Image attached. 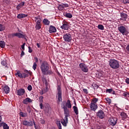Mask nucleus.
<instances>
[{"instance_id":"e2e57ef3","label":"nucleus","mask_w":129,"mask_h":129,"mask_svg":"<svg viewBox=\"0 0 129 129\" xmlns=\"http://www.w3.org/2000/svg\"><path fill=\"white\" fill-rule=\"evenodd\" d=\"M111 94H113V95L115 94V91H113V90H112V92H111Z\"/></svg>"},{"instance_id":"6e6d98bb","label":"nucleus","mask_w":129,"mask_h":129,"mask_svg":"<svg viewBox=\"0 0 129 129\" xmlns=\"http://www.w3.org/2000/svg\"><path fill=\"white\" fill-rule=\"evenodd\" d=\"M25 55V52H24V50H22L21 53V57H23Z\"/></svg>"},{"instance_id":"49530a36","label":"nucleus","mask_w":129,"mask_h":129,"mask_svg":"<svg viewBox=\"0 0 129 129\" xmlns=\"http://www.w3.org/2000/svg\"><path fill=\"white\" fill-rule=\"evenodd\" d=\"M46 122V121L44 119H40V123L41 124H45V123Z\"/></svg>"},{"instance_id":"412c9836","label":"nucleus","mask_w":129,"mask_h":129,"mask_svg":"<svg viewBox=\"0 0 129 129\" xmlns=\"http://www.w3.org/2000/svg\"><path fill=\"white\" fill-rule=\"evenodd\" d=\"M31 103L32 102V99H31L30 98H26V99H24L23 101V103L24 104H28V103Z\"/></svg>"},{"instance_id":"f704fd0d","label":"nucleus","mask_w":129,"mask_h":129,"mask_svg":"<svg viewBox=\"0 0 129 129\" xmlns=\"http://www.w3.org/2000/svg\"><path fill=\"white\" fill-rule=\"evenodd\" d=\"M6 30V26L3 24H0V32H3Z\"/></svg>"},{"instance_id":"bb28decb","label":"nucleus","mask_w":129,"mask_h":129,"mask_svg":"<svg viewBox=\"0 0 129 129\" xmlns=\"http://www.w3.org/2000/svg\"><path fill=\"white\" fill-rule=\"evenodd\" d=\"M120 116H121L122 119H125V118H126V117H127V115L124 112H121L120 113Z\"/></svg>"},{"instance_id":"c85d7f7f","label":"nucleus","mask_w":129,"mask_h":129,"mask_svg":"<svg viewBox=\"0 0 129 129\" xmlns=\"http://www.w3.org/2000/svg\"><path fill=\"white\" fill-rule=\"evenodd\" d=\"M34 21L36 23H41V22H42V20H41L40 16L35 17Z\"/></svg>"},{"instance_id":"c9c22d12","label":"nucleus","mask_w":129,"mask_h":129,"mask_svg":"<svg viewBox=\"0 0 129 129\" xmlns=\"http://www.w3.org/2000/svg\"><path fill=\"white\" fill-rule=\"evenodd\" d=\"M56 123L58 127V129H62V125H61L60 121H56Z\"/></svg>"},{"instance_id":"a19ab883","label":"nucleus","mask_w":129,"mask_h":129,"mask_svg":"<svg viewBox=\"0 0 129 129\" xmlns=\"http://www.w3.org/2000/svg\"><path fill=\"white\" fill-rule=\"evenodd\" d=\"M37 63H36V62H34V63H33V67H32V68H33V69L34 71H36V69H37Z\"/></svg>"},{"instance_id":"aec40b11","label":"nucleus","mask_w":129,"mask_h":129,"mask_svg":"<svg viewBox=\"0 0 129 129\" xmlns=\"http://www.w3.org/2000/svg\"><path fill=\"white\" fill-rule=\"evenodd\" d=\"M42 24L45 26H50V21H49L47 18H45L42 21Z\"/></svg>"},{"instance_id":"7c9ffc66","label":"nucleus","mask_w":129,"mask_h":129,"mask_svg":"<svg viewBox=\"0 0 129 129\" xmlns=\"http://www.w3.org/2000/svg\"><path fill=\"white\" fill-rule=\"evenodd\" d=\"M1 64L2 66H4L5 68H8V62H7V60H3L1 62Z\"/></svg>"},{"instance_id":"69168bd1","label":"nucleus","mask_w":129,"mask_h":129,"mask_svg":"<svg viewBox=\"0 0 129 129\" xmlns=\"http://www.w3.org/2000/svg\"><path fill=\"white\" fill-rule=\"evenodd\" d=\"M2 119H3V118L2 117V116L0 115V122L2 121Z\"/></svg>"},{"instance_id":"864d4df0","label":"nucleus","mask_w":129,"mask_h":129,"mask_svg":"<svg viewBox=\"0 0 129 129\" xmlns=\"http://www.w3.org/2000/svg\"><path fill=\"white\" fill-rule=\"evenodd\" d=\"M43 83L45 84V86L47 87V86H48V81H47V80L46 81H44V82H43Z\"/></svg>"},{"instance_id":"2eb2a0df","label":"nucleus","mask_w":129,"mask_h":129,"mask_svg":"<svg viewBox=\"0 0 129 129\" xmlns=\"http://www.w3.org/2000/svg\"><path fill=\"white\" fill-rule=\"evenodd\" d=\"M90 107L91 108V110H92L93 111H95L96 109L98 108V106H97V104H94L91 103Z\"/></svg>"},{"instance_id":"680f3d73","label":"nucleus","mask_w":129,"mask_h":129,"mask_svg":"<svg viewBox=\"0 0 129 129\" xmlns=\"http://www.w3.org/2000/svg\"><path fill=\"white\" fill-rule=\"evenodd\" d=\"M4 123H5V122L0 123V127H1V126H4Z\"/></svg>"},{"instance_id":"9d476101","label":"nucleus","mask_w":129,"mask_h":129,"mask_svg":"<svg viewBox=\"0 0 129 129\" xmlns=\"http://www.w3.org/2000/svg\"><path fill=\"white\" fill-rule=\"evenodd\" d=\"M26 93V91L24 89L20 88L16 91V94L18 96H22Z\"/></svg>"},{"instance_id":"58836bf2","label":"nucleus","mask_w":129,"mask_h":129,"mask_svg":"<svg viewBox=\"0 0 129 129\" xmlns=\"http://www.w3.org/2000/svg\"><path fill=\"white\" fill-rule=\"evenodd\" d=\"M3 128L4 129H10V126L8 125V124H7L6 122H4L3 125Z\"/></svg>"},{"instance_id":"0eeeda50","label":"nucleus","mask_w":129,"mask_h":129,"mask_svg":"<svg viewBox=\"0 0 129 129\" xmlns=\"http://www.w3.org/2000/svg\"><path fill=\"white\" fill-rule=\"evenodd\" d=\"M70 116V114H64V118L61 120V122L63 126H67L68 123V117Z\"/></svg>"},{"instance_id":"ea45409f","label":"nucleus","mask_w":129,"mask_h":129,"mask_svg":"<svg viewBox=\"0 0 129 129\" xmlns=\"http://www.w3.org/2000/svg\"><path fill=\"white\" fill-rule=\"evenodd\" d=\"M105 100H106V102H107L108 103V104H110V103H111V99H110V98H106Z\"/></svg>"},{"instance_id":"dca6fc26","label":"nucleus","mask_w":129,"mask_h":129,"mask_svg":"<svg viewBox=\"0 0 129 129\" xmlns=\"http://www.w3.org/2000/svg\"><path fill=\"white\" fill-rule=\"evenodd\" d=\"M16 37L19 38V39H26L27 36L25 34H23L20 32L16 33Z\"/></svg>"},{"instance_id":"7ed1b4c3","label":"nucleus","mask_w":129,"mask_h":129,"mask_svg":"<svg viewBox=\"0 0 129 129\" xmlns=\"http://www.w3.org/2000/svg\"><path fill=\"white\" fill-rule=\"evenodd\" d=\"M57 92L56 98H57V104H59L60 102H62V89L60 85H57Z\"/></svg>"},{"instance_id":"c756f323","label":"nucleus","mask_w":129,"mask_h":129,"mask_svg":"<svg viewBox=\"0 0 129 129\" xmlns=\"http://www.w3.org/2000/svg\"><path fill=\"white\" fill-rule=\"evenodd\" d=\"M35 28L37 30H40L42 28L41 27V22H36Z\"/></svg>"},{"instance_id":"0e129e2a","label":"nucleus","mask_w":129,"mask_h":129,"mask_svg":"<svg viewBox=\"0 0 129 129\" xmlns=\"http://www.w3.org/2000/svg\"><path fill=\"white\" fill-rule=\"evenodd\" d=\"M36 45L38 48H40V47H41V45H40V44L39 43H37Z\"/></svg>"},{"instance_id":"ddd939ff","label":"nucleus","mask_w":129,"mask_h":129,"mask_svg":"<svg viewBox=\"0 0 129 129\" xmlns=\"http://www.w3.org/2000/svg\"><path fill=\"white\" fill-rule=\"evenodd\" d=\"M62 30H68L69 29V23L68 22H63L62 25L60 26Z\"/></svg>"},{"instance_id":"72a5a7b5","label":"nucleus","mask_w":129,"mask_h":129,"mask_svg":"<svg viewBox=\"0 0 129 129\" xmlns=\"http://www.w3.org/2000/svg\"><path fill=\"white\" fill-rule=\"evenodd\" d=\"M73 108L74 109V111L76 114H78L79 112H78V108L76 106H74L73 107Z\"/></svg>"},{"instance_id":"774afa93","label":"nucleus","mask_w":129,"mask_h":129,"mask_svg":"<svg viewBox=\"0 0 129 129\" xmlns=\"http://www.w3.org/2000/svg\"><path fill=\"white\" fill-rule=\"evenodd\" d=\"M74 102H75V105L76 106L77 105L76 102L75 101Z\"/></svg>"},{"instance_id":"473e14b6","label":"nucleus","mask_w":129,"mask_h":129,"mask_svg":"<svg viewBox=\"0 0 129 129\" xmlns=\"http://www.w3.org/2000/svg\"><path fill=\"white\" fill-rule=\"evenodd\" d=\"M19 115L21 116V117H26L28 115V114H27V113L20 112L19 113Z\"/></svg>"},{"instance_id":"bf43d9fd","label":"nucleus","mask_w":129,"mask_h":129,"mask_svg":"<svg viewBox=\"0 0 129 129\" xmlns=\"http://www.w3.org/2000/svg\"><path fill=\"white\" fill-rule=\"evenodd\" d=\"M126 50L127 52H129V44L126 47Z\"/></svg>"},{"instance_id":"a878e982","label":"nucleus","mask_w":129,"mask_h":129,"mask_svg":"<svg viewBox=\"0 0 129 129\" xmlns=\"http://www.w3.org/2000/svg\"><path fill=\"white\" fill-rule=\"evenodd\" d=\"M69 7V5H68V4H62L59 5L58 8H59V9H61V8L62 9H64V8H68Z\"/></svg>"},{"instance_id":"13d9d810","label":"nucleus","mask_w":129,"mask_h":129,"mask_svg":"<svg viewBox=\"0 0 129 129\" xmlns=\"http://www.w3.org/2000/svg\"><path fill=\"white\" fill-rule=\"evenodd\" d=\"M34 59H35V63H38V61H39V60L38 59V57H34Z\"/></svg>"},{"instance_id":"4be33fe9","label":"nucleus","mask_w":129,"mask_h":129,"mask_svg":"<svg viewBox=\"0 0 129 129\" xmlns=\"http://www.w3.org/2000/svg\"><path fill=\"white\" fill-rule=\"evenodd\" d=\"M3 90L6 94L10 93V87L8 86H5L3 88Z\"/></svg>"},{"instance_id":"423d86ee","label":"nucleus","mask_w":129,"mask_h":129,"mask_svg":"<svg viewBox=\"0 0 129 129\" xmlns=\"http://www.w3.org/2000/svg\"><path fill=\"white\" fill-rule=\"evenodd\" d=\"M63 38L65 42L69 43V42L72 41V35L70 33H66L63 35Z\"/></svg>"},{"instance_id":"de8ad7c7","label":"nucleus","mask_w":129,"mask_h":129,"mask_svg":"<svg viewBox=\"0 0 129 129\" xmlns=\"http://www.w3.org/2000/svg\"><path fill=\"white\" fill-rule=\"evenodd\" d=\"M26 45V43H24L23 45H21L22 49L23 50V51H25V46Z\"/></svg>"},{"instance_id":"a211bd4d","label":"nucleus","mask_w":129,"mask_h":129,"mask_svg":"<svg viewBox=\"0 0 129 129\" xmlns=\"http://www.w3.org/2000/svg\"><path fill=\"white\" fill-rule=\"evenodd\" d=\"M25 73H22V77L23 78H26V77H29V75H31V73H30V72H29L27 70H25Z\"/></svg>"},{"instance_id":"6e6552de","label":"nucleus","mask_w":129,"mask_h":129,"mask_svg":"<svg viewBox=\"0 0 129 129\" xmlns=\"http://www.w3.org/2000/svg\"><path fill=\"white\" fill-rule=\"evenodd\" d=\"M22 123L23 125H25V126H33L35 124V121H28L27 120H24L22 121Z\"/></svg>"},{"instance_id":"f8f14e48","label":"nucleus","mask_w":129,"mask_h":129,"mask_svg":"<svg viewBox=\"0 0 129 129\" xmlns=\"http://www.w3.org/2000/svg\"><path fill=\"white\" fill-rule=\"evenodd\" d=\"M109 122L110 125H112V126H113L115 124H116V122H117V118H110L109 119Z\"/></svg>"},{"instance_id":"603ef678","label":"nucleus","mask_w":129,"mask_h":129,"mask_svg":"<svg viewBox=\"0 0 129 129\" xmlns=\"http://www.w3.org/2000/svg\"><path fill=\"white\" fill-rule=\"evenodd\" d=\"M83 90L84 92L86 93V94H88V91L87 90V89H83Z\"/></svg>"},{"instance_id":"338daca9","label":"nucleus","mask_w":129,"mask_h":129,"mask_svg":"<svg viewBox=\"0 0 129 129\" xmlns=\"http://www.w3.org/2000/svg\"><path fill=\"white\" fill-rule=\"evenodd\" d=\"M99 76L100 77H101V76H102V75H101V74H99Z\"/></svg>"},{"instance_id":"f03ea898","label":"nucleus","mask_w":129,"mask_h":129,"mask_svg":"<svg viewBox=\"0 0 129 129\" xmlns=\"http://www.w3.org/2000/svg\"><path fill=\"white\" fill-rule=\"evenodd\" d=\"M108 63L112 69H118L119 68V62L116 59H111L108 61Z\"/></svg>"},{"instance_id":"5fc2aeb1","label":"nucleus","mask_w":129,"mask_h":129,"mask_svg":"<svg viewBox=\"0 0 129 129\" xmlns=\"http://www.w3.org/2000/svg\"><path fill=\"white\" fill-rule=\"evenodd\" d=\"M123 94V96H124L125 97H126L127 95H129V94L127 92H124Z\"/></svg>"},{"instance_id":"4c0bfd02","label":"nucleus","mask_w":129,"mask_h":129,"mask_svg":"<svg viewBox=\"0 0 129 129\" xmlns=\"http://www.w3.org/2000/svg\"><path fill=\"white\" fill-rule=\"evenodd\" d=\"M92 101L93 102L92 103H94V104H96V103L97 102V101H98V98H94L92 99Z\"/></svg>"},{"instance_id":"6ab92c4d","label":"nucleus","mask_w":129,"mask_h":129,"mask_svg":"<svg viewBox=\"0 0 129 129\" xmlns=\"http://www.w3.org/2000/svg\"><path fill=\"white\" fill-rule=\"evenodd\" d=\"M121 20L122 21H126V19H127V15L125 13H120Z\"/></svg>"},{"instance_id":"39448f33","label":"nucleus","mask_w":129,"mask_h":129,"mask_svg":"<svg viewBox=\"0 0 129 129\" xmlns=\"http://www.w3.org/2000/svg\"><path fill=\"white\" fill-rule=\"evenodd\" d=\"M79 68L83 72H84L85 73H87V72H88V67L85 64V63H80L79 64Z\"/></svg>"},{"instance_id":"20e7f679","label":"nucleus","mask_w":129,"mask_h":129,"mask_svg":"<svg viewBox=\"0 0 129 129\" xmlns=\"http://www.w3.org/2000/svg\"><path fill=\"white\" fill-rule=\"evenodd\" d=\"M118 30L119 31V33H121L123 36H127V34L129 33L128 31L125 28V26L121 25L118 27Z\"/></svg>"},{"instance_id":"cd10ccee","label":"nucleus","mask_w":129,"mask_h":129,"mask_svg":"<svg viewBox=\"0 0 129 129\" xmlns=\"http://www.w3.org/2000/svg\"><path fill=\"white\" fill-rule=\"evenodd\" d=\"M15 75L17 76V77H19V78H23V74H21L20 71H17L15 74Z\"/></svg>"},{"instance_id":"1a4fd4ad","label":"nucleus","mask_w":129,"mask_h":129,"mask_svg":"<svg viewBox=\"0 0 129 129\" xmlns=\"http://www.w3.org/2000/svg\"><path fill=\"white\" fill-rule=\"evenodd\" d=\"M97 116L101 118V119H103L105 115L104 114V112L102 110H99L96 113Z\"/></svg>"},{"instance_id":"4d7b16f0","label":"nucleus","mask_w":129,"mask_h":129,"mask_svg":"<svg viewBox=\"0 0 129 129\" xmlns=\"http://www.w3.org/2000/svg\"><path fill=\"white\" fill-rule=\"evenodd\" d=\"M125 82H126V83H127V84H129V78H126V79H125Z\"/></svg>"},{"instance_id":"09e8293b","label":"nucleus","mask_w":129,"mask_h":129,"mask_svg":"<svg viewBox=\"0 0 129 129\" xmlns=\"http://www.w3.org/2000/svg\"><path fill=\"white\" fill-rule=\"evenodd\" d=\"M32 88L31 85H29L27 87V89H28V90H29V91H32Z\"/></svg>"},{"instance_id":"e433bc0d","label":"nucleus","mask_w":129,"mask_h":129,"mask_svg":"<svg viewBox=\"0 0 129 129\" xmlns=\"http://www.w3.org/2000/svg\"><path fill=\"white\" fill-rule=\"evenodd\" d=\"M98 29H99V30H101V31H103V30H104V26L102 24H99L98 25Z\"/></svg>"},{"instance_id":"8fccbe9b","label":"nucleus","mask_w":129,"mask_h":129,"mask_svg":"<svg viewBox=\"0 0 129 129\" xmlns=\"http://www.w3.org/2000/svg\"><path fill=\"white\" fill-rule=\"evenodd\" d=\"M28 49H29V50H28L29 53H32V52H33V49H32V48L30 46L28 47Z\"/></svg>"},{"instance_id":"5701e85b","label":"nucleus","mask_w":129,"mask_h":129,"mask_svg":"<svg viewBox=\"0 0 129 129\" xmlns=\"http://www.w3.org/2000/svg\"><path fill=\"white\" fill-rule=\"evenodd\" d=\"M27 17H28V15L27 14H18L17 16V19H23Z\"/></svg>"},{"instance_id":"9b49d317","label":"nucleus","mask_w":129,"mask_h":129,"mask_svg":"<svg viewBox=\"0 0 129 129\" xmlns=\"http://www.w3.org/2000/svg\"><path fill=\"white\" fill-rule=\"evenodd\" d=\"M61 108L63 109L64 114H70V111H69V109L67 108L65 104L64 103L61 104Z\"/></svg>"},{"instance_id":"b1692460","label":"nucleus","mask_w":129,"mask_h":129,"mask_svg":"<svg viewBox=\"0 0 129 129\" xmlns=\"http://www.w3.org/2000/svg\"><path fill=\"white\" fill-rule=\"evenodd\" d=\"M63 16L64 17H66V18H68L69 19H71V18L73 17L71 14L66 13H63Z\"/></svg>"},{"instance_id":"f3484780","label":"nucleus","mask_w":129,"mask_h":129,"mask_svg":"<svg viewBox=\"0 0 129 129\" xmlns=\"http://www.w3.org/2000/svg\"><path fill=\"white\" fill-rule=\"evenodd\" d=\"M25 3L24 2H21L19 4H18L16 7L17 11H20V10L25 6Z\"/></svg>"},{"instance_id":"393cba45","label":"nucleus","mask_w":129,"mask_h":129,"mask_svg":"<svg viewBox=\"0 0 129 129\" xmlns=\"http://www.w3.org/2000/svg\"><path fill=\"white\" fill-rule=\"evenodd\" d=\"M66 105L68 108H71L72 107V105H71L70 100H68L67 101V102L66 103Z\"/></svg>"},{"instance_id":"37998d69","label":"nucleus","mask_w":129,"mask_h":129,"mask_svg":"<svg viewBox=\"0 0 129 129\" xmlns=\"http://www.w3.org/2000/svg\"><path fill=\"white\" fill-rule=\"evenodd\" d=\"M106 93H111L112 92V89H107L106 90Z\"/></svg>"},{"instance_id":"c03bdc74","label":"nucleus","mask_w":129,"mask_h":129,"mask_svg":"<svg viewBox=\"0 0 129 129\" xmlns=\"http://www.w3.org/2000/svg\"><path fill=\"white\" fill-rule=\"evenodd\" d=\"M9 37L10 38H14V37H16V33L10 34Z\"/></svg>"},{"instance_id":"3c124183","label":"nucleus","mask_w":129,"mask_h":129,"mask_svg":"<svg viewBox=\"0 0 129 129\" xmlns=\"http://www.w3.org/2000/svg\"><path fill=\"white\" fill-rule=\"evenodd\" d=\"M39 106H40L41 109H44V106H43V103H40L39 104Z\"/></svg>"},{"instance_id":"f257e3e1","label":"nucleus","mask_w":129,"mask_h":129,"mask_svg":"<svg viewBox=\"0 0 129 129\" xmlns=\"http://www.w3.org/2000/svg\"><path fill=\"white\" fill-rule=\"evenodd\" d=\"M40 69L41 70V72L42 75H52L53 71L52 70L50 69V67L49 66V63L47 61H43L40 66Z\"/></svg>"},{"instance_id":"052dcab7","label":"nucleus","mask_w":129,"mask_h":129,"mask_svg":"<svg viewBox=\"0 0 129 129\" xmlns=\"http://www.w3.org/2000/svg\"><path fill=\"white\" fill-rule=\"evenodd\" d=\"M123 2L125 4H129V0H124Z\"/></svg>"},{"instance_id":"79ce46f5","label":"nucleus","mask_w":129,"mask_h":129,"mask_svg":"<svg viewBox=\"0 0 129 129\" xmlns=\"http://www.w3.org/2000/svg\"><path fill=\"white\" fill-rule=\"evenodd\" d=\"M45 75H42V76L41 77V79L43 81V82H44V81H45L46 80H47V78H46V77H45Z\"/></svg>"},{"instance_id":"2f4dec72","label":"nucleus","mask_w":129,"mask_h":129,"mask_svg":"<svg viewBox=\"0 0 129 129\" xmlns=\"http://www.w3.org/2000/svg\"><path fill=\"white\" fill-rule=\"evenodd\" d=\"M0 47L1 48H5L6 47V42L3 40L0 41Z\"/></svg>"},{"instance_id":"a18cd8bd","label":"nucleus","mask_w":129,"mask_h":129,"mask_svg":"<svg viewBox=\"0 0 129 129\" xmlns=\"http://www.w3.org/2000/svg\"><path fill=\"white\" fill-rule=\"evenodd\" d=\"M39 100L40 103H43V96L39 97Z\"/></svg>"},{"instance_id":"4468645a","label":"nucleus","mask_w":129,"mask_h":129,"mask_svg":"<svg viewBox=\"0 0 129 129\" xmlns=\"http://www.w3.org/2000/svg\"><path fill=\"white\" fill-rule=\"evenodd\" d=\"M56 32H57L56 27L53 25H50L49 26V33H50V34H53V33H56Z\"/></svg>"}]
</instances>
